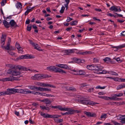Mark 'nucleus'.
Returning a JSON list of instances; mask_svg holds the SVG:
<instances>
[{
    "label": "nucleus",
    "mask_w": 125,
    "mask_h": 125,
    "mask_svg": "<svg viewBox=\"0 0 125 125\" xmlns=\"http://www.w3.org/2000/svg\"><path fill=\"white\" fill-rule=\"evenodd\" d=\"M8 73L12 74V76H10V77L6 78V81H12L14 80H18L19 78L21 76L20 75L19 72L16 70H13L11 69L8 70L7 72Z\"/></svg>",
    "instance_id": "f257e3e1"
},
{
    "label": "nucleus",
    "mask_w": 125,
    "mask_h": 125,
    "mask_svg": "<svg viewBox=\"0 0 125 125\" xmlns=\"http://www.w3.org/2000/svg\"><path fill=\"white\" fill-rule=\"evenodd\" d=\"M46 69L49 71H54L55 72H58L61 73H66V72L64 71L53 66H50L47 67L46 68Z\"/></svg>",
    "instance_id": "f03ea898"
},
{
    "label": "nucleus",
    "mask_w": 125,
    "mask_h": 125,
    "mask_svg": "<svg viewBox=\"0 0 125 125\" xmlns=\"http://www.w3.org/2000/svg\"><path fill=\"white\" fill-rule=\"evenodd\" d=\"M78 102L84 105H94L95 104H98V103H96L93 101H88L85 98H81L78 100Z\"/></svg>",
    "instance_id": "7ed1b4c3"
},
{
    "label": "nucleus",
    "mask_w": 125,
    "mask_h": 125,
    "mask_svg": "<svg viewBox=\"0 0 125 125\" xmlns=\"http://www.w3.org/2000/svg\"><path fill=\"white\" fill-rule=\"evenodd\" d=\"M48 77V75L46 74H38L32 76L31 78L33 80H39Z\"/></svg>",
    "instance_id": "20e7f679"
},
{
    "label": "nucleus",
    "mask_w": 125,
    "mask_h": 125,
    "mask_svg": "<svg viewBox=\"0 0 125 125\" xmlns=\"http://www.w3.org/2000/svg\"><path fill=\"white\" fill-rule=\"evenodd\" d=\"M14 69H19V70L25 71H31L32 72L36 71V72H38V71L35 70L33 69H30L29 68H27L25 67L21 66L20 65H14Z\"/></svg>",
    "instance_id": "39448f33"
},
{
    "label": "nucleus",
    "mask_w": 125,
    "mask_h": 125,
    "mask_svg": "<svg viewBox=\"0 0 125 125\" xmlns=\"http://www.w3.org/2000/svg\"><path fill=\"white\" fill-rule=\"evenodd\" d=\"M87 68L90 70H95L97 71H100L101 69L100 68V66L94 65H89L87 66Z\"/></svg>",
    "instance_id": "423d86ee"
},
{
    "label": "nucleus",
    "mask_w": 125,
    "mask_h": 125,
    "mask_svg": "<svg viewBox=\"0 0 125 125\" xmlns=\"http://www.w3.org/2000/svg\"><path fill=\"white\" fill-rule=\"evenodd\" d=\"M62 111H68V115L72 114L74 113L75 112L74 110H72L70 108H65L64 107L63 108Z\"/></svg>",
    "instance_id": "0eeeda50"
},
{
    "label": "nucleus",
    "mask_w": 125,
    "mask_h": 125,
    "mask_svg": "<svg viewBox=\"0 0 125 125\" xmlns=\"http://www.w3.org/2000/svg\"><path fill=\"white\" fill-rule=\"evenodd\" d=\"M9 23L10 26L11 28H16L18 27L16 22L13 20H11L9 22Z\"/></svg>",
    "instance_id": "6e6552de"
},
{
    "label": "nucleus",
    "mask_w": 125,
    "mask_h": 125,
    "mask_svg": "<svg viewBox=\"0 0 125 125\" xmlns=\"http://www.w3.org/2000/svg\"><path fill=\"white\" fill-rule=\"evenodd\" d=\"M118 119L121 120L120 122L122 123L125 124V115H120L117 116Z\"/></svg>",
    "instance_id": "1a4fd4ad"
},
{
    "label": "nucleus",
    "mask_w": 125,
    "mask_h": 125,
    "mask_svg": "<svg viewBox=\"0 0 125 125\" xmlns=\"http://www.w3.org/2000/svg\"><path fill=\"white\" fill-rule=\"evenodd\" d=\"M11 42V39H9L8 40V42L7 43V46L6 47L3 46L2 45H1V47L3 49H5L7 50H10V43Z\"/></svg>",
    "instance_id": "9d476101"
},
{
    "label": "nucleus",
    "mask_w": 125,
    "mask_h": 125,
    "mask_svg": "<svg viewBox=\"0 0 125 125\" xmlns=\"http://www.w3.org/2000/svg\"><path fill=\"white\" fill-rule=\"evenodd\" d=\"M119 8H118V7L115 6H112L109 9V10L112 11H114L115 12H120L121 11V10L120 8L119 7H118Z\"/></svg>",
    "instance_id": "9b49d317"
},
{
    "label": "nucleus",
    "mask_w": 125,
    "mask_h": 125,
    "mask_svg": "<svg viewBox=\"0 0 125 125\" xmlns=\"http://www.w3.org/2000/svg\"><path fill=\"white\" fill-rule=\"evenodd\" d=\"M85 114L88 117H94L96 116V115L94 113H91L89 112L85 111L84 112Z\"/></svg>",
    "instance_id": "f8f14e48"
},
{
    "label": "nucleus",
    "mask_w": 125,
    "mask_h": 125,
    "mask_svg": "<svg viewBox=\"0 0 125 125\" xmlns=\"http://www.w3.org/2000/svg\"><path fill=\"white\" fill-rule=\"evenodd\" d=\"M56 66L61 68L64 69H67L68 68V66L65 64H57L55 65Z\"/></svg>",
    "instance_id": "ddd939ff"
},
{
    "label": "nucleus",
    "mask_w": 125,
    "mask_h": 125,
    "mask_svg": "<svg viewBox=\"0 0 125 125\" xmlns=\"http://www.w3.org/2000/svg\"><path fill=\"white\" fill-rule=\"evenodd\" d=\"M74 51L73 49H69L65 50L64 51V54L66 55H69L70 53H73L74 52Z\"/></svg>",
    "instance_id": "4468645a"
},
{
    "label": "nucleus",
    "mask_w": 125,
    "mask_h": 125,
    "mask_svg": "<svg viewBox=\"0 0 125 125\" xmlns=\"http://www.w3.org/2000/svg\"><path fill=\"white\" fill-rule=\"evenodd\" d=\"M21 59H31L32 57L31 56V55L29 54H26L24 55H21L19 56Z\"/></svg>",
    "instance_id": "2eb2a0df"
},
{
    "label": "nucleus",
    "mask_w": 125,
    "mask_h": 125,
    "mask_svg": "<svg viewBox=\"0 0 125 125\" xmlns=\"http://www.w3.org/2000/svg\"><path fill=\"white\" fill-rule=\"evenodd\" d=\"M6 36L2 34L1 38L0 43L1 45H3L5 44V40Z\"/></svg>",
    "instance_id": "dca6fc26"
},
{
    "label": "nucleus",
    "mask_w": 125,
    "mask_h": 125,
    "mask_svg": "<svg viewBox=\"0 0 125 125\" xmlns=\"http://www.w3.org/2000/svg\"><path fill=\"white\" fill-rule=\"evenodd\" d=\"M3 23L4 25V26L6 28H9L10 26V23H9L5 20L3 21Z\"/></svg>",
    "instance_id": "f3484780"
},
{
    "label": "nucleus",
    "mask_w": 125,
    "mask_h": 125,
    "mask_svg": "<svg viewBox=\"0 0 125 125\" xmlns=\"http://www.w3.org/2000/svg\"><path fill=\"white\" fill-rule=\"evenodd\" d=\"M50 107L52 108H58L61 111H62L63 108L62 107L61 105H57V106H51Z\"/></svg>",
    "instance_id": "a211bd4d"
},
{
    "label": "nucleus",
    "mask_w": 125,
    "mask_h": 125,
    "mask_svg": "<svg viewBox=\"0 0 125 125\" xmlns=\"http://www.w3.org/2000/svg\"><path fill=\"white\" fill-rule=\"evenodd\" d=\"M40 91L41 92L44 91L51 92V90L50 89H49L47 88L40 87Z\"/></svg>",
    "instance_id": "6ab92c4d"
},
{
    "label": "nucleus",
    "mask_w": 125,
    "mask_h": 125,
    "mask_svg": "<svg viewBox=\"0 0 125 125\" xmlns=\"http://www.w3.org/2000/svg\"><path fill=\"white\" fill-rule=\"evenodd\" d=\"M67 90L68 91H76V89L73 87H66Z\"/></svg>",
    "instance_id": "aec40b11"
},
{
    "label": "nucleus",
    "mask_w": 125,
    "mask_h": 125,
    "mask_svg": "<svg viewBox=\"0 0 125 125\" xmlns=\"http://www.w3.org/2000/svg\"><path fill=\"white\" fill-rule=\"evenodd\" d=\"M29 8H30L29 9L28 8V7H27L26 8L27 10L25 12V15L26 16V15H27L28 14L29 12L32 11L31 9L30 8L31 7H29Z\"/></svg>",
    "instance_id": "412c9836"
},
{
    "label": "nucleus",
    "mask_w": 125,
    "mask_h": 125,
    "mask_svg": "<svg viewBox=\"0 0 125 125\" xmlns=\"http://www.w3.org/2000/svg\"><path fill=\"white\" fill-rule=\"evenodd\" d=\"M34 47V48L36 49L37 50L39 51H42V50L40 49H39L41 48V47L40 46H39L36 43L35 44V46H33Z\"/></svg>",
    "instance_id": "4be33fe9"
},
{
    "label": "nucleus",
    "mask_w": 125,
    "mask_h": 125,
    "mask_svg": "<svg viewBox=\"0 0 125 125\" xmlns=\"http://www.w3.org/2000/svg\"><path fill=\"white\" fill-rule=\"evenodd\" d=\"M16 6L17 9H21L22 8V5L20 2H18L16 4Z\"/></svg>",
    "instance_id": "5701e85b"
},
{
    "label": "nucleus",
    "mask_w": 125,
    "mask_h": 125,
    "mask_svg": "<svg viewBox=\"0 0 125 125\" xmlns=\"http://www.w3.org/2000/svg\"><path fill=\"white\" fill-rule=\"evenodd\" d=\"M7 95H10L12 94V88H8L7 89Z\"/></svg>",
    "instance_id": "b1692460"
},
{
    "label": "nucleus",
    "mask_w": 125,
    "mask_h": 125,
    "mask_svg": "<svg viewBox=\"0 0 125 125\" xmlns=\"http://www.w3.org/2000/svg\"><path fill=\"white\" fill-rule=\"evenodd\" d=\"M40 108L43 110L45 109L48 111H49L50 110V109L48 107H46L44 106H40Z\"/></svg>",
    "instance_id": "393cba45"
},
{
    "label": "nucleus",
    "mask_w": 125,
    "mask_h": 125,
    "mask_svg": "<svg viewBox=\"0 0 125 125\" xmlns=\"http://www.w3.org/2000/svg\"><path fill=\"white\" fill-rule=\"evenodd\" d=\"M80 54L82 55H84L87 54H92V52L91 51H85V52H81V53Z\"/></svg>",
    "instance_id": "a878e982"
},
{
    "label": "nucleus",
    "mask_w": 125,
    "mask_h": 125,
    "mask_svg": "<svg viewBox=\"0 0 125 125\" xmlns=\"http://www.w3.org/2000/svg\"><path fill=\"white\" fill-rule=\"evenodd\" d=\"M48 114L42 112H41L40 114V115L46 118H47Z\"/></svg>",
    "instance_id": "bb28decb"
},
{
    "label": "nucleus",
    "mask_w": 125,
    "mask_h": 125,
    "mask_svg": "<svg viewBox=\"0 0 125 125\" xmlns=\"http://www.w3.org/2000/svg\"><path fill=\"white\" fill-rule=\"evenodd\" d=\"M78 23V21H73L70 22V24L72 26L76 25Z\"/></svg>",
    "instance_id": "cd10ccee"
},
{
    "label": "nucleus",
    "mask_w": 125,
    "mask_h": 125,
    "mask_svg": "<svg viewBox=\"0 0 125 125\" xmlns=\"http://www.w3.org/2000/svg\"><path fill=\"white\" fill-rule=\"evenodd\" d=\"M51 87L55 88L56 87L53 85L45 83V87Z\"/></svg>",
    "instance_id": "c85d7f7f"
},
{
    "label": "nucleus",
    "mask_w": 125,
    "mask_h": 125,
    "mask_svg": "<svg viewBox=\"0 0 125 125\" xmlns=\"http://www.w3.org/2000/svg\"><path fill=\"white\" fill-rule=\"evenodd\" d=\"M101 69V70L100 71H100L99 73H98L99 74H105L107 73V71L104 70H102L101 69V68H100Z\"/></svg>",
    "instance_id": "c756f323"
},
{
    "label": "nucleus",
    "mask_w": 125,
    "mask_h": 125,
    "mask_svg": "<svg viewBox=\"0 0 125 125\" xmlns=\"http://www.w3.org/2000/svg\"><path fill=\"white\" fill-rule=\"evenodd\" d=\"M7 67L11 69H14V65L12 64H8L6 65Z\"/></svg>",
    "instance_id": "7c9ffc66"
},
{
    "label": "nucleus",
    "mask_w": 125,
    "mask_h": 125,
    "mask_svg": "<svg viewBox=\"0 0 125 125\" xmlns=\"http://www.w3.org/2000/svg\"><path fill=\"white\" fill-rule=\"evenodd\" d=\"M54 120L55 121V122H57V123H59L60 122H62L63 121V120L62 119H54Z\"/></svg>",
    "instance_id": "2f4dec72"
},
{
    "label": "nucleus",
    "mask_w": 125,
    "mask_h": 125,
    "mask_svg": "<svg viewBox=\"0 0 125 125\" xmlns=\"http://www.w3.org/2000/svg\"><path fill=\"white\" fill-rule=\"evenodd\" d=\"M110 58L108 57H106L103 59V60L105 62L108 63L110 61Z\"/></svg>",
    "instance_id": "473e14b6"
},
{
    "label": "nucleus",
    "mask_w": 125,
    "mask_h": 125,
    "mask_svg": "<svg viewBox=\"0 0 125 125\" xmlns=\"http://www.w3.org/2000/svg\"><path fill=\"white\" fill-rule=\"evenodd\" d=\"M85 74V72L83 70H80L79 71V75H83Z\"/></svg>",
    "instance_id": "72a5a7b5"
},
{
    "label": "nucleus",
    "mask_w": 125,
    "mask_h": 125,
    "mask_svg": "<svg viewBox=\"0 0 125 125\" xmlns=\"http://www.w3.org/2000/svg\"><path fill=\"white\" fill-rule=\"evenodd\" d=\"M107 114H102L100 118H101L105 119L107 117Z\"/></svg>",
    "instance_id": "f704fd0d"
},
{
    "label": "nucleus",
    "mask_w": 125,
    "mask_h": 125,
    "mask_svg": "<svg viewBox=\"0 0 125 125\" xmlns=\"http://www.w3.org/2000/svg\"><path fill=\"white\" fill-rule=\"evenodd\" d=\"M45 103L46 104H51L52 102L51 101L49 100L48 99H45Z\"/></svg>",
    "instance_id": "c9c22d12"
},
{
    "label": "nucleus",
    "mask_w": 125,
    "mask_h": 125,
    "mask_svg": "<svg viewBox=\"0 0 125 125\" xmlns=\"http://www.w3.org/2000/svg\"><path fill=\"white\" fill-rule=\"evenodd\" d=\"M73 74L75 75H79V71H77L75 70H72Z\"/></svg>",
    "instance_id": "e433bc0d"
},
{
    "label": "nucleus",
    "mask_w": 125,
    "mask_h": 125,
    "mask_svg": "<svg viewBox=\"0 0 125 125\" xmlns=\"http://www.w3.org/2000/svg\"><path fill=\"white\" fill-rule=\"evenodd\" d=\"M32 27V26L31 25L29 24L27 26V30L28 31H30Z\"/></svg>",
    "instance_id": "4c0bfd02"
},
{
    "label": "nucleus",
    "mask_w": 125,
    "mask_h": 125,
    "mask_svg": "<svg viewBox=\"0 0 125 125\" xmlns=\"http://www.w3.org/2000/svg\"><path fill=\"white\" fill-rule=\"evenodd\" d=\"M7 91L0 92V95H7Z\"/></svg>",
    "instance_id": "58836bf2"
},
{
    "label": "nucleus",
    "mask_w": 125,
    "mask_h": 125,
    "mask_svg": "<svg viewBox=\"0 0 125 125\" xmlns=\"http://www.w3.org/2000/svg\"><path fill=\"white\" fill-rule=\"evenodd\" d=\"M18 49L19 52V53H22L23 52V50H22V48L20 47H19L18 49Z\"/></svg>",
    "instance_id": "ea45409f"
},
{
    "label": "nucleus",
    "mask_w": 125,
    "mask_h": 125,
    "mask_svg": "<svg viewBox=\"0 0 125 125\" xmlns=\"http://www.w3.org/2000/svg\"><path fill=\"white\" fill-rule=\"evenodd\" d=\"M106 86H104L103 87H101L100 85H98L95 88L96 89H105Z\"/></svg>",
    "instance_id": "a19ab883"
},
{
    "label": "nucleus",
    "mask_w": 125,
    "mask_h": 125,
    "mask_svg": "<svg viewBox=\"0 0 125 125\" xmlns=\"http://www.w3.org/2000/svg\"><path fill=\"white\" fill-rule=\"evenodd\" d=\"M125 47V44L117 46L116 48L117 49H121Z\"/></svg>",
    "instance_id": "79ce46f5"
},
{
    "label": "nucleus",
    "mask_w": 125,
    "mask_h": 125,
    "mask_svg": "<svg viewBox=\"0 0 125 125\" xmlns=\"http://www.w3.org/2000/svg\"><path fill=\"white\" fill-rule=\"evenodd\" d=\"M114 105H120L123 104V103L121 102H114Z\"/></svg>",
    "instance_id": "37998d69"
},
{
    "label": "nucleus",
    "mask_w": 125,
    "mask_h": 125,
    "mask_svg": "<svg viewBox=\"0 0 125 125\" xmlns=\"http://www.w3.org/2000/svg\"><path fill=\"white\" fill-rule=\"evenodd\" d=\"M12 94L17 92H19V90L18 89L12 88Z\"/></svg>",
    "instance_id": "c03bdc74"
},
{
    "label": "nucleus",
    "mask_w": 125,
    "mask_h": 125,
    "mask_svg": "<svg viewBox=\"0 0 125 125\" xmlns=\"http://www.w3.org/2000/svg\"><path fill=\"white\" fill-rule=\"evenodd\" d=\"M111 74L114 75L118 76V74L115 72L113 71H111Z\"/></svg>",
    "instance_id": "a18cd8bd"
},
{
    "label": "nucleus",
    "mask_w": 125,
    "mask_h": 125,
    "mask_svg": "<svg viewBox=\"0 0 125 125\" xmlns=\"http://www.w3.org/2000/svg\"><path fill=\"white\" fill-rule=\"evenodd\" d=\"M65 8L63 6L61 7V10H60V13H63L65 9Z\"/></svg>",
    "instance_id": "49530a36"
},
{
    "label": "nucleus",
    "mask_w": 125,
    "mask_h": 125,
    "mask_svg": "<svg viewBox=\"0 0 125 125\" xmlns=\"http://www.w3.org/2000/svg\"><path fill=\"white\" fill-rule=\"evenodd\" d=\"M94 88H90L87 90V92L90 93L93 92Z\"/></svg>",
    "instance_id": "de8ad7c7"
},
{
    "label": "nucleus",
    "mask_w": 125,
    "mask_h": 125,
    "mask_svg": "<svg viewBox=\"0 0 125 125\" xmlns=\"http://www.w3.org/2000/svg\"><path fill=\"white\" fill-rule=\"evenodd\" d=\"M52 118H58L61 116L60 115H52Z\"/></svg>",
    "instance_id": "09e8293b"
},
{
    "label": "nucleus",
    "mask_w": 125,
    "mask_h": 125,
    "mask_svg": "<svg viewBox=\"0 0 125 125\" xmlns=\"http://www.w3.org/2000/svg\"><path fill=\"white\" fill-rule=\"evenodd\" d=\"M8 52L9 53V54L12 56H15V53L12 52L8 51Z\"/></svg>",
    "instance_id": "8fccbe9b"
},
{
    "label": "nucleus",
    "mask_w": 125,
    "mask_h": 125,
    "mask_svg": "<svg viewBox=\"0 0 125 125\" xmlns=\"http://www.w3.org/2000/svg\"><path fill=\"white\" fill-rule=\"evenodd\" d=\"M111 97L112 98H113L114 99H113V100H115V98H116L115 94H113L111 95Z\"/></svg>",
    "instance_id": "3c124183"
},
{
    "label": "nucleus",
    "mask_w": 125,
    "mask_h": 125,
    "mask_svg": "<svg viewBox=\"0 0 125 125\" xmlns=\"http://www.w3.org/2000/svg\"><path fill=\"white\" fill-rule=\"evenodd\" d=\"M88 85L86 84L85 83H83L82 84H81L80 85V87H83L85 86H88Z\"/></svg>",
    "instance_id": "603ef678"
},
{
    "label": "nucleus",
    "mask_w": 125,
    "mask_h": 125,
    "mask_svg": "<svg viewBox=\"0 0 125 125\" xmlns=\"http://www.w3.org/2000/svg\"><path fill=\"white\" fill-rule=\"evenodd\" d=\"M123 93H119L118 94H115L116 97H120L123 95Z\"/></svg>",
    "instance_id": "864d4df0"
},
{
    "label": "nucleus",
    "mask_w": 125,
    "mask_h": 125,
    "mask_svg": "<svg viewBox=\"0 0 125 125\" xmlns=\"http://www.w3.org/2000/svg\"><path fill=\"white\" fill-rule=\"evenodd\" d=\"M42 83L40 82H36L35 83V84L37 85L42 86Z\"/></svg>",
    "instance_id": "5fc2aeb1"
},
{
    "label": "nucleus",
    "mask_w": 125,
    "mask_h": 125,
    "mask_svg": "<svg viewBox=\"0 0 125 125\" xmlns=\"http://www.w3.org/2000/svg\"><path fill=\"white\" fill-rule=\"evenodd\" d=\"M6 0H3L1 2V5L3 6L6 4Z\"/></svg>",
    "instance_id": "6e6d98bb"
},
{
    "label": "nucleus",
    "mask_w": 125,
    "mask_h": 125,
    "mask_svg": "<svg viewBox=\"0 0 125 125\" xmlns=\"http://www.w3.org/2000/svg\"><path fill=\"white\" fill-rule=\"evenodd\" d=\"M113 79L115 81L120 82V78L113 77Z\"/></svg>",
    "instance_id": "4d7b16f0"
},
{
    "label": "nucleus",
    "mask_w": 125,
    "mask_h": 125,
    "mask_svg": "<svg viewBox=\"0 0 125 125\" xmlns=\"http://www.w3.org/2000/svg\"><path fill=\"white\" fill-rule=\"evenodd\" d=\"M112 121L115 125H120V123H118L115 121Z\"/></svg>",
    "instance_id": "13d9d810"
},
{
    "label": "nucleus",
    "mask_w": 125,
    "mask_h": 125,
    "mask_svg": "<svg viewBox=\"0 0 125 125\" xmlns=\"http://www.w3.org/2000/svg\"><path fill=\"white\" fill-rule=\"evenodd\" d=\"M93 61L95 63H97L99 61L98 59L96 58H94L93 59Z\"/></svg>",
    "instance_id": "bf43d9fd"
},
{
    "label": "nucleus",
    "mask_w": 125,
    "mask_h": 125,
    "mask_svg": "<svg viewBox=\"0 0 125 125\" xmlns=\"http://www.w3.org/2000/svg\"><path fill=\"white\" fill-rule=\"evenodd\" d=\"M11 16L10 15L9 17H7L6 18L5 17V19H4L5 20H6L7 21H9V20L11 19Z\"/></svg>",
    "instance_id": "052dcab7"
},
{
    "label": "nucleus",
    "mask_w": 125,
    "mask_h": 125,
    "mask_svg": "<svg viewBox=\"0 0 125 125\" xmlns=\"http://www.w3.org/2000/svg\"><path fill=\"white\" fill-rule=\"evenodd\" d=\"M73 19L71 18L70 17H67V19L66 20V21L67 22H69L70 21L73 20Z\"/></svg>",
    "instance_id": "680f3d73"
},
{
    "label": "nucleus",
    "mask_w": 125,
    "mask_h": 125,
    "mask_svg": "<svg viewBox=\"0 0 125 125\" xmlns=\"http://www.w3.org/2000/svg\"><path fill=\"white\" fill-rule=\"evenodd\" d=\"M31 91H28L27 89H26L24 94H31Z\"/></svg>",
    "instance_id": "e2e57ef3"
},
{
    "label": "nucleus",
    "mask_w": 125,
    "mask_h": 125,
    "mask_svg": "<svg viewBox=\"0 0 125 125\" xmlns=\"http://www.w3.org/2000/svg\"><path fill=\"white\" fill-rule=\"evenodd\" d=\"M121 88H123L121 84L118 85L117 87V90H119L121 89Z\"/></svg>",
    "instance_id": "0e129e2a"
},
{
    "label": "nucleus",
    "mask_w": 125,
    "mask_h": 125,
    "mask_svg": "<svg viewBox=\"0 0 125 125\" xmlns=\"http://www.w3.org/2000/svg\"><path fill=\"white\" fill-rule=\"evenodd\" d=\"M15 46L17 49H18V48L20 47V44L17 42H16V43Z\"/></svg>",
    "instance_id": "69168bd1"
},
{
    "label": "nucleus",
    "mask_w": 125,
    "mask_h": 125,
    "mask_svg": "<svg viewBox=\"0 0 125 125\" xmlns=\"http://www.w3.org/2000/svg\"><path fill=\"white\" fill-rule=\"evenodd\" d=\"M29 122L31 124H33L34 123V121L32 120V119L31 118H30L29 119Z\"/></svg>",
    "instance_id": "338daca9"
},
{
    "label": "nucleus",
    "mask_w": 125,
    "mask_h": 125,
    "mask_svg": "<svg viewBox=\"0 0 125 125\" xmlns=\"http://www.w3.org/2000/svg\"><path fill=\"white\" fill-rule=\"evenodd\" d=\"M35 87L34 86H28V87L31 90H34L35 89Z\"/></svg>",
    "instance_id": "774afa93"
}]
</instances>
